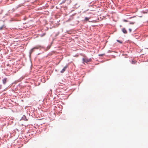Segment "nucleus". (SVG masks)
Listing matches in <instances>:
<instances>
[{"label": "nucleus", "instance_id": "1", "mask_svg": "<svg viewBox=\"0 0 148 148\" xmlns=\"http://www.w3.org/2000/svg\"><path fill=\"white\" fill-rule=\"evenodd\" d=\"M83 61V63L85 62L88 63V62H90L91 60V59H88L86 58H83L82 59Z\"/></svg>", "mask_w": 148, "mask_h": 148}, {"label": "nucleus", "instance_id": "2", "mask_svg": "<svg viewBox=\"0 0 148 148\" xmlns=\"http://www.w3.org/2000/svg\"><path fill=\"white\" fill-rule=\"evenodd\" d=\"M7 81V78L5 77L2 80L3 83L4 84H5Z\"/></svg>", "mask_w": 148, "mask_h": 148}, {"label": "nucleus", "instance_id": "3", "mask_svg": "<svg viewBox=\"0 0 148 148\" xmlns=\"http://www.w3.org/2000/svg\"><path fill=\"white\" fill-rule=\"evenodd\" d=\"M67 67V66H64L63 68V69L60 72L61 73H63L66 71Z\"/></svg>", "mask_w": 148, "mask_h": 148}, {"label": "nucleus", "instance_id": "4", "mask_svg": "<svg viewBox=\"0 0 148 148\" xmlns=\"http://www.w3.org/2000/svg\"><path fill=\"white\" fill-rule=\"evenodd\" d=\"M122 31L124 34H127V32L125 28H123L122 29Z\"/></svg>", "mask_w": 148, "mask_h": 148}, {"label": "nucleus", "instance_id": "5", "mask_svg": "<svg viewBox=\"0 0 148 148\" xmlns=\"http://www.w3.org/2000/svg\"><path fill=\"white\" fill-rule=\"evenodd\" d=\"M38 49V48L36 47H34L30 51V53H32L34 51V49Z\"/></svg>", "mask_w": 148, "mask_h": 148}, {"label": "nucleus", "instance_id": "6", "mask_svg": "<svg viewBox=\"0 0 148 148\" xmlns=\"http://www.w3.org/2000/svg\"><path fill=\"white\" fill-rule=\"evenodd\" d=\"M90 18H88V17H85L84 21H88L89 19H90Z\"/></svg>", "mask_w": 148, "mask_h": 148}, {"label": "nucleus", "instance_id": "7", "mask_svg": "<svg viewBox=\"0 0 148 148\" xmlns=\"http://www.w3.org/2000/svg\"><path fill=\"white\" fill-rule=\"evenodd\" d=\"M134 23L133 22H131L130 23V24H134Z\"/></svg>", "mask_w": 148, "mask_h": 148}, {"label": "nucleus", "instance_id": "8", "mask_svg": "<svg viewBox=\"0 0 148 148\" xmlns=\"http://www.w3.org/2000/svg\"><path fill=\"white\" fill-rule=\"evenodd\" d=\"M123 21H124V22H127L128 21H127V20H125V19L123 20Z\"/></svg>", "mask_w": 148, "mask_h": 148}, {"label": "nucleus", "instance_id": "9", "mask_svg": "<svg viewBox=\"0 0 148 148\" xmlns=\"http://www.w3.org/2000/svg\"><path fill=\"white\" fill-rule=\"evenodd\" d=\"M3 27H0V30H2L3 29Z\"/></svg>", "mask_w": 148, "mask_h": 148}, {"label": "nucleus", "instance_id": "10", "mask_svg": "<svg viewBox=\"0 0 148 148\" xmlns=\"http://www.w3.org/2000/svg\"><path fill=\"white\" fill-rule=\"evenodd\" d=\"M117 41H118V42H120V43H122V42H120V41H119V40H117Z\"/></svg>", "mask_w": 148, "mask_h": 148}, {"label": "nucleus", "instance_id": "11", "mask_svg": "<svg viewBox=\"0 0 148 148\" xmlns=\"http://www.w3.org/2000/svg\"><path fill=\"white\" fill-rule=\"evenodd\" d=\"M132 64H134L135 63V62H134V61H132Z\"/></svg>", "mask_w": 148, "mask_h": 148}, {"label": "nucleus", "instance_id": "12", "mask_svg": "<svg viewBox=\"0 0 148 148\" xmlns=\"http://www.w3.org/2000/svg\"><path fill=\"white\" fill-rule=\"evenodd\" d=\"M2 88V85H0V89L1 88Z\"/></svg>", "mask_w": 148, "mask_h": 148}, {"label": "nucleus", "instance_id": "13", "mask_svg": "<svg viewBox=\"0 0 148 148\" xmlns=\"http://www.w3.org/2000/svg\"><path fill=\"white\" fill-rule=\"evenodd\" d=\"M129 30L130 31V32H131L132 30L130 29H129Z\"/></svg>", "mask_w": 148, "mask_h": 148}, {"label": "nucleus", "instance_id": "14", "mask_svg": "<svg viewBox=\"0 0 148 148\" xmlns=\"http://www.w3.org/2000/svg\"><path fill=\"white\" fill-rule=\"evenodd\" d=\"M24 117H25V119H26V117H25V116H24V117H22V118H23V119H24Z\"/></svg>", "mask_w": 148, "mask_h": 148}]
</instances>
